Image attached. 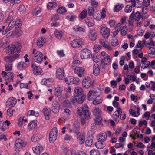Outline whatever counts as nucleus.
Masks as SVG:
<instances>
[{
  "instance_id": "f257e3e1",
  "label": "nucleus",
  "mask_w": 155,
  "mask_h": 155,
  "mask_svg": "<svg viewBox=\"0 0 155 155\" xmlns=\"http://www.w3.org/2000/svg\"><path fill=\"white\" fill-rule=\"evenodd\" d=\"M77 113L80 116H81L83 114L86 120H88L91 118L90 113L88 110L87 105L86 104H84L82 107H79L78 108Z\"/></svg>"
},
{
  "instance_id": "f03ea898",
  "label": "nucleus",
  "mask_w": 155,
  "mask_h": 155,
  "mask_svg": "<svg viewBox=\"0 0 155 155\" xmlns=\"http://www.w3.org/2000/svg\"><path fill=\"white\" fill-rule=\"evenodd\" d=\"M110 57L109 55H107L103 58L101 59L100 63V66L103 69L105 68L106 66H108L110 64L111 62Z\"/></svg>"
},
{
  "instance_id": "7ed1b4c3",
  "label": "nucleus",
  "mask_w": 155,
  "mask_h": 155,
  "mask_svg": "<svg viewBox=\"0 0 155 155\" xmlns=\"http://www.w3.org/2000/svg\"><path fill=\"white\" fill-rule=\"evenodd\" d=\"M17 45L18 46H16L15 45L11 44L10 45L8 46V48L10 50V53L13 54H18L20 52V47L21 45L19 43H17Z\"/></svg>"
},
{
  "instance_id": "20e7f679",
  "label": "nucleus",
  "mask_w": 155,
  "mask_h": 155,
  "mask_svg": "<svg viewBox=\"0 0 155 155\" xmlns=\"http://www.w3.org/2000/svg\"><path fill=\"white\" fill-rule=\"evenodd\" d=\"M26 142L24 141L21 139H18L15 141V146L16 150L19 151L23 147L25 146Z\"/></svg>"
},
{
  "instance_id": "39448f33",
  "label": "nucleus",
  "mask_w": 155,
  "mask_h": 155,
  "mask_svg": "<svg viewBox=\"0 0 155 155\" xmlns=\"http://www.w3.org/2000/svg\"><path fill=\"white\" fill-rule=\"evenodd\" d=\"M82 85L84 87L88 89L93 85V82L91 81L90 78L86 77L82 81Z\"/></svg>"
},
{
  "instance_id": "423d86ee",
  "label": "nucleus",
  "mask_w": 155,
  "mask_h": 155,
  "mask_svg": "<svg viewBox=\"0 0 155 155\" xmlns=\"http://www.w3.org/2000/svg\"><path fill=\"white\" fill-rule=\"evenodd\" d=\"M100 29V33L102 36L105 38H108L110 34V31L109 29L103 25L101 26Z\"/></svg>"
},
{
  "instance_id": "0eeeda50",
  "label": "nucleus",
  "mask_w": 155,
  "mask_h": 155,
  "mask_svg": "<svg viewBox=\"0 0 155 155\" xmlns=\"http://www.w3.org/2000/svg\"><path fill=\"white\" fill-rule=\"evenodd\" d=\"M91 53L90 50L85 49H83L81 51V57L82 59L88 58L91 56Z\"/></svg>"
},
{
  "instance_id": "6e6552de",
  "label": "nucleus",
  "mask_w": 155,
  "mask_h": 155,
  "mask_svg": "<svg viewBox=\"0 0 155 155\" xmlns=\"http://www.w3.org/2000/svg\"><path fill=\"white\" fill-rule=\"evenodd\" d=\"M34 60L36 62L38 63H41L43 60V54L39 51H37L36 54H35L33 56Z\"/></svg>"
},
{
  "instance_id": "1a4fd4ad",
  "label": "nucleus",
  "mask_w": 155,
  "mask_h": 155,
  "mask_svg": "<svg viewBox=\"0 0 155 155\" xmlns=\"http://www.w3.org/2000/svg\"><path fill=\"white\" fill-rule=\"evenodd\" d=\"M71 44L73 47L77 48L82 45L83 42L81 39H74L71 42Z\"/></svg>"
},
{
  "instance_id": "9d476101",
  "label": "nucleus",
  "mask_w": 155,
  "mask_h": 155,
  "mask_svg": "<svg viewBox=\"0 0 155 155\" xmlns=\"http://www.w3.org/2000/svg\"><path fill=\"white\" fill-rule=\"evenodd\" d=\"M65 73L63 68L58 69L56 72V77L60 80H62L64 78Z\"/></svg>"
},
{
  "instance_id": "9b49d317",
  "label": "nucleus",
  "mask_w": 155,
  "mask_h": 155,
  "mask_svg": "<svg viewBox=\"0 0 155 155\" xmlns=\"http://www.w3.org/2000/svg\"><path fill=\"white\" fill-rule=\"evenodd\" d=\"M130 15V18H133L136 21H139L141 18L143 19V15H141L139 12H137L134 13V12L133 11Z\"/></svg>"
},
{
  "instance_id": "f8f14e48",
  "label": "nucleus",
  "mask_w": 155,
  "mask_h": 155,
  "mask_svg": "<svg viewBox=\"0 0 155 155\" xmlns=\"http://www.w3.org/2000/svg\"><path fill=\"white\" fill-rule=\"evenodd\" d=\"M74 72L79 77H81L84 75L85 70L82 67H78L75 69Z\"/></svg>"
},
{
  "instance_id": "ddd939ff",
  "label": "nucleus",
  "mask_w": 155,
  "mask_h": 155,
  "mask_svg": "<svg viewBox=\"0 0 155 155\" xmlns=\"http://www.w3.org/2000/svg\"><path fill=\"white\" fill-rule=\"evenodd\" d=\"M99 96L98 92L90 90L88 94V98L89 100L95 99Z\"/></svg>"
},
{
  "instance_id": "4468645a",
  "label": "nucleus",
  "mask_w": 155,
  "mask_h": 155,
  "mask_svg": "<svg viewBox=\"0 0 155 155\" xmlns=\"http://www.w3.org/2000/svg\"><path fill=\"white\" fill-rule=\"evenodd\" d=\"M23 34V32L21 30L17 29L12 32L8 33L6 35L7 36L8 35H9L10 36L13 37H19L21 35Z\"/></svg>"
},
{
  "instance_id": "2eb2a0df",
  "label": "nucleus",
  "mask_w": 155,
  "mask_h": 155,
  "mask_svg": "<svg viewBox=\"0 0 155 155\" xmlns=\"http://www.w3.org/2000/svg\"><path fill=\"white\" fill-rule=\"evenodd\" d=\"M122 113V110L120 108H117V110L114 112L113 114V119L116 121H119L118 118L120 113Z\"/></svg>"
},
{
  "instance_id": "dca6fc26",
  "label": "nucleus",
  "mask_w": 155,
  "mask_h": 155,
  "mask_svg": "<svg viewBox=\"0 0 155 155\" xmlns=\"http://www.w3.org/2000/svg\"><path fill=\"white\" fill-rule=\"evenodd\" d=\"M31 67L33 68L34 73L35 74H40L42 72V69L39 67L36 66L35 64H32Z\"/></svg>"
},
{
  "instance_id": "f3484780",
  "label": "nucleus",
  "mask_w": 155,
  "mask_h": 155,
  "mask_svg": "<svg viewBox=\"0 0 155 155\" xmlns=\"http://www.w3.org/2000/svg\"><path fill=\"white\" fill-rule=\"evenodd\" d=\"M107 134L105 133L101 132L97 136V138L98 142H104L106 140Z\"/></svg>"
},
{
  "instance_id": "a211bd4d",
  "label": "nucleus",
  "mask_w": 155,
  "mask_h": 155,
  "mask_svg": "<svg viewBox=\"0 0 155 155\" xmlns=\"http://www.w3.org/2000/svg\"><path fill=\"white\" fill-rule=\"evenodd\" d=\"M83 90L82 88L80 87H77L75 88L74 90V95L77 97H79L82 95H84L83 94Z\"/></svg>"
},
{
  "instance_id": "6ab92c4d",
  "label": "nucleus",
  "mask_w": 155,
  "mask_h": 155,
  "mask_svg": "<svg viewBox=\"0 0 155 155\" xmlns=\"http://www.w3.org/2000/svg\"><path fill=\"white\" fill-rule=\"evenodd\" d=\"M9 24L8 25L6 29L3 31L2 33V35H5L10 30H11L14 26V21H11L8 22Z\"/></svg>"
},
{
  "instance_id": "aec40b11",
  "label": "nucleus",
  "mask_w": 155,
  "mask_h": 155,
  "mask_svg": "<svg viewBox=\"0 0 155 155\" xmlns=\"http://www.w3.org/2000/svg\"><path fill=\"white\" fill-rule=\"evenodd\" d=\"M52 111L54 113H57L59 111L60 104L57 101H55L53 104Z\"/></svg>"
},
{
  "instance_id": "412c9836",
  "label": "nucleus",
  "mask_w": 155,
  "mask_h": 155,
  "mask_svg": "<svg viewBox=\"0 0 155 155\" xmlns=\"http://www.w3.org/2000/svg\"><path fill=\"white\" fill-rule=\"evenodd\" d=\"M77 138L78 140L79 141L80 144H82L84 142L85 140V136L84 135L78 132L77 133Z\"/></svg>"
},
{
  "instance_id": "4be33fe9",
  "label": "nucleus",
  "mask_w": 155,
  "mask_h": 155,
  "mask_svg": "<svg viewBox=\"0 0 155 155\" xmlns=\"http://www.w3.org/2000/svg\"><path fill=\"white\" fill-rule=\"evenodd\" d=\"M43 113L44 114L45 118L46 120H48L49 118V115L51 112V109L47 107H45L43 110Z\"/></svg>"
},
{
  "instance_id": "5701e85b",
  "label": "nucleus",
  "mask_w": 155,
  "mask_h": 155,
  "mask_svg": "<svg viewBox=\"0 0 155 155\" xmlns=\"http://www.w3.org/2000/svg\"><path fill=\"white\" fill-rule=\"evenodd\" d=\"M41 137L42 135L40 134L37 133L33 135L31 138V140L34 142H37Z\"/></svg>"
},
{
  "instance_id": "b1692460",
  "label": "nucleus",
  "mask_w": 155,
  "mask_h": 155,
  "mask_svg": "<svg viewBox=\"0 0 155 155\" xmlns=\"http://www.w3.org/2000/svg\"><path fill=\"white\" fill-rule=\"evenodd\" d=\"M17 102V100L13 97L9 98L8 101L7 103L9 105V107H14Z\"/></svg>"
},
{
  "instance_id": "393cba45",
  "label": "nucleus",
  "mask_w": 155,
  "mask_h": 155,
  "mask_svg": "<svg viewBox=\"0 0 155 155\" xmlns=\"http://www.w3.org/2000/svg\"><path fill=\"white\" fill-rule=\"evenodd\" d=\"M45 38L44 37L39 38L36 42L37 46L39 47H42L45 42Z\"/></svg>"
},
{
  "instance_id": "a878e982",
  "label": "nucleus",
  "mask_w": 155,
  "mask_h": 155,
  "mask_svg": "<svg viewBox=\"0 0 155 155\" xmlns=\"http://www.w3.org/2000/svg\"><path fill=\"white\" fill-rule=\"evenodd\" d=\"M32 150L36 154V155H39L40 152L43 150V147L42 146H39L33 147Z\"/></svg>"
},
{
  "instance_id": "bb28decb",
  "label": "nucleus",
  "mask_w": 155,
  "mask_h": 155,
  "mask_svg": "<svg viewBox=\"0 0 155 155\" xmlns=\"http://www.w3.org/2000/svg\"><path fill=\"white\" fill-rule=\"evenodd\" d=\"M52 81L53 79L51 78L43 79L42 81V84L48 87L51 85Z\"/></svg>"
},
{
  "instance_id": "cd10ccee",
  "label": "nucleus",
  "mask_w": 155,
  "mask_h": 155,
  "mask_svg": "<svg viewBox=\"0 0 155 155\" xmlns=\"http://www.w3.org/2000/svg\"><path fill=\"white\" fill-rule=\"evenodd\" d=\"M63 91L62 88L61 87H56L54 90V93L56 96H59L61 95Z\"/></svg>"
},
{
  "instance_id": "c85d7f7f",
  "label": "nucleus",
  "mask_w": 155,
  "mask_h": 155,
  "mask_svg": "<svg viewBox=\"0 0 155 155\" xmlns=\"http://www.w3.org/2000/svg\"><path fill=\"white\" fill-rule=\"evenodd\" d=\"M89 37L92 40L95 41L96 40L97 37L96 31L95 30H91L89 34Z\"/></svg>"
},
{
  "instance_id": "c756f323",
  "label": "nucleus",
  "mask_w": 155,
  "mask_h": 155,
  "mask_svg": "<svg viewBox=\"0 0 155 155\" xmlns=\"http://www.w3.org/2000/svg\"><path fill=\"white\" fill-rule=\"evenodd\" d=\"M142 3V2L139 0H131L132 5L133 7H139Z\"/></svg>"
},
{
  "instance_id": "7c9ffc66",
  "label": "nucleus",
  "mask_w": 155,
  "mask_h": 155,
  "mask_svg": "<svg viewBox=\"0 0 155 155\" xmlns=\"http://www.w3.org/2000/svg\"><path fill=\"white\" fill-rule=\"evenodd\" d=\"M100 44L104 47L107 48L109 50H111V48L109 45L106 43L105 41L103 39H101L99 41Z\"/></svg>"
},
{
  "instance_id": "2f4dec72",
  "label": "nucleus",
  "mask_w": 155,
  "mask_h": 155,
  "mask_svg": "<svg viewBox=\"0 0 155 155\" xmlns=\"http://www.w3.org/2000/svg\"><path fill=\"white\" fill-rule=\"evenodd\" d=\"M100 72V69L99 65L95 64H94L93 67V73L94 75H97Z\"/></svg>"
},
{
  "instance_id": "473e14b6",
  "label": "nucleus",
  "mask_w": 155,
  "mask_h": 155,
  "mask_svg": "<svg viewBox=\"0 0 155 155\" xmlns=\"http://www.w3.org/2000/svg\"><path fill=\"white\" fill-rule=\"evenodd\" d=\"M19 55L18 54H13V56L11 57H6V58L8 60L7 61H13L16 59L18 58Z\"/></svg>"
},
{
  "instance_id": "72a5a7b5",
  "label": "nucleus",
  "mask_w": 155,
  "mask_h": 155,
  "mask_svg": "<svg viewBox=\"0 0 155 155\" xmlns=\"http://www.w3.org/2000/svg\"><path fill=\"white\" fill-rule=\"evenodd\" d=\"M17 68L20 70L25 69L26 68L25 63L23 62L18 63L17 65Z\"/></svg>"
},
{
  "instance_id": "f704fd0d",
  "label": "nucleus",
  "mask_w": 155,
  "mask_h": 155,
  "mask_svg": "<svg viewBox=\"0 0 155 155\" xmlns=\"http://www.w3.org/2000/svg\"><path fill=\"white\" fill-rule=\"evenodd\" d=\"M57 6V4L55 2H50L48 3L47 7L48 9H51L55 8Z\"/></svg>"
},
{
  "instance_id": "c9c22d12",
  "label": "nucleus",
  "mask_w": 155,
  "mask_h": 155,
  "mask_svg": "<svg viewBox=\"0 0 155 155\" xmlns=\"http://www.w3.org/2000/svg\"><path fill=\"white\" fill-rule=\"evenodd\" d=\"M7 63L5 66V71H10L12 69V63L11 61H7Z\"/></svg>"
},
{
  "instance_id": "e433bc0d",
  "label": "nucleus",
  "mask_w": 155,
  "mask_h": 155,
  "mask_svg": "<svg viewBox=\"0 0 155 155\" xmlns=\"http://www.w3.org/2000/svg\"><path fill=\"white\" fill-rule=\"evenodd\" d=\"M93 141V138L89 137L85 141V144L86 146L90 147L92 145Z\"/></svg>"
},
{
  "instance_id": "4c0bfd02",
  "label": "nucleus",
  "mask_w": 155,
  "mask_h": 155,
  "mask_svg": "<svg viewBox=\"0 0 155 155\" xmlns=\"http://www.w3.org/2000/svg\"><path fill=\"white\" fill-rule=\"evenodd\" d=\"M73 77H68L65 79V82L68 84H73Z\"/></svg>"
},
{
  "instance_id": "58836bf2",
  "label": "nucleus",
  "mask_w": 155,
  "mask_h": 155,
  "mask_svg": "<svg viewBox=\"0 0 155 155\" xmlns=\"http://www.w3.org/2000/svg\"><path fill=\"white\" fill-rule=\"evenodd\" d=\"M86 23L88 26L91 27L94 25V21L91 18H87L85 20Z\"/></svg>"
},
{
  "instance_id": "ea45409f",
  "label": "nucleus",
  "mask_w": 155,
  "mask_h": 155,
  "mask_svg": "<svg viewBox=\"0 0 155 155\" xmlns=\"http://www.w3.org/2000/svg\"><path fill=\"white\" fill-rule=\"evenodd\" d=\"M87 15V12L86 10H83L79 15L80 18L81 19L85 18Z\"/></svg>"
},
{
  "instance_id": "a19ab883",
  "label": "nucleus",
  "mask_w": 155,
  "mask_h": 155,
  "mask_svg": "<svg viewBox=\"0 0 155 155\" xmlns=\"http://www.w3.org/2000/svg\"><path fill=\"white\" fill-rule=\"evenodd\" d=\"M13 15V11H12L10 12L9 15L8 16V17L7 19H6V21L5 23V24H6L8 22H10L11 21H14L13 20V16H12Z\"/></svg>"
},
{
  "instance_id": "79ce46f5",
  "label": "nucleus",
  "mask_w": 155,
  "mask_h": 155,
  "mask_svg": "<svg viewBox=\"0 0 155 155\" xmlns=\"http://www.w3.org/2000/svg\"><path fill=\"white\" fill-rule=\"evenodd\" d=\"M62 104L64 107H71V103L68 100L64 101L62 103Z\"/></svg>"
},
{
  "instance_id": "37998d69",
  "label": "nucleus",
  "mask_w": 155,
  "mask_h": 155,
  "mask_svg": "<svg viewBox=\"0 0 155 155\" xmlns=\"http://www.w3.org/2000/svg\"><path fill=\"white\" fill-rule=\"evenodd\" d=\"M13 78V73L12 72H9L8 73V75L6 77L5 79L8 80V81H12Z\"/></svg>"
},
{
  "instance_id": "c03bdc74",
  "label": "nucleus",
  "mask_w": 155,
  "mask_h": 155,
  "mask_svg": "<svg viewBox=\"0 0 155 155\" xmlns=\"http://www.w3.org/2000/svg\"><path fill=\"white\" fill-rule=\"evenodd\" d=\"M41 11V8L39 7H37L34 10L33 12V15L34 16H36L40 13Z\"/></svg>"
},
{
  "instance_id": "a18cd8bd",
  "label": "nucleus",
  "mask_w": 155,
  "mask_h": 155,
  "mask_svg": "<svg viewBox=\"0 0 155 155\" xmlns=\"http://www.w3.org/2000/svg\"><path fill=\"white\" fill-rule=\"evenodd\" d=\"M55 35L58 39H61L63 35L62 32L61 31H56L55 32Z\"/></svg>"
},
{
  "instance_id": "49530a36",
  "label": "nucleus",
  "mask_w": 155,
  "mask_h": 155,
  "mask_svg": "<svg viewBox=\"0 0 155 155\" xmlns=\"http://www.w3.org/2000/svg\"><path fill=\"white\" fill-rule=\"evenodd\" d=\"M38 112H35V111L33 110L29 111L27 113V116L34 115L37 117L38 116Z\"/></svg>"
},
{
  "instance_id": "de8ad7c7",
  "label": "nucleus",
  "mask_w": 155,
  "mask_h": 155,
  "mask_svg": "<svg viewBox=\"0 0 155 155\" xmlns=\"http://www.w3.org/2000/svg\"><path fill=\"white\" fill-rule=\"evenodd\" d=\"M124 7V5L123 4L116 5L114 9V11L118 12L121 10Z\"/></svg>"
},
{
  "instance_id": "09e8293b",
  "label": "nucleus",
  "mask_w": 155,
  "mask_h": 155,
  "mask_svg": "<svg viewBox=\"0 0 155 155\" xmlns=\"http://www.w3.org/2000/svg\"><path fill=\"white\" fill-rule=\"evenodd\" d=\"M79 97H80L78 98L77 101L79 104H81L84 102L86 96L85 95H82Z\"/></svg>"
},
{
  "instance_id": "8fccbe9b",
  "label": "nucleus",
  "mask_w": 155,
  "mask_h": 155,
  "mask_svg": "<svg viewBox=\"0 0 155 155\" xmlns=\"http://www.w3.org/2000/svg\"><path fill=\"white\" fill-rule=\"evenodd\" d=\"M101 142L98 141V143H95V146L97 148L101 149L105 147L104 144Z\"/></svg>"
},
{
  "instance_id": "3c124183",
  "label": "nucleus",
  "mask_w": 155,
  "mask_h": 155,
  "mask_svg": "<svg viewBox=\"0 0 155 155\" xmlns=\"http://www.w3.org/2000/svg\"><path fill=\"white\" fill-rule=\"evenodd\" d=\"M132 5H127L125 8V11L126 13L130 12L132 10Z\"/></svg>"
},
{
  "instance_id": "603ef678",
  "label": "nucleus",
  "mask_w": 155,
  "mask_h": 155,
  "mask_svg": "<svg viewBox=\"0 0 155 155\" xmlns=\"http://www.w3.org/2000/svg\"><path fill=\"white\" fill-rule=\"evenodd\" d=\"M76 18V16L74 15L70 14L66 17V18L70 21H73Z\"/></svg>"
},
{
  "instance_id": "864d4df0",
  "label": "nucleus",
  "mask_w": 155,
  "mask_h": 155,
  "mask_svg": "<svg viewBox=\"0 0 155 155\" xmlns=\"http://www.w3.org/2000/svg\"><path fill=\"white\" fill-rule=\"evenodd\" d=\"M37 126V124L35 121H31L28 125L30 128L31 129L35 128Z\"/></svg>"
},
{
  "instance_id": "5fc2aeb1",
  "label": "nucleus",
  "mask_w": 155,
  "mask_h": 155,
  "mask_svg": "<svg viewBox=\"0 0 155 155\" xmlns=\"http://www.w3.org/2000/svg\"><path fill=\"white\" fill-rule=\"evenodd\" d=\"M57 132L58 130L57 128L54 127L51 130L49 134L57 136Z\"/></svg>"
},
{
  "instance_id": "6e6d98bb",
  "label": "nucleus",
  "mask_w": 155,
  "mask_h": 155,
  "mask_svg": "<svg viewBox=\"0 0 155 155\" xmlns=\"http://www.w3.org/2000/svg\"><path fill=\"white\" fill-rule=\"evenodd\" d=\"M101 48V46L99 44L95 45L93 48L94 51L98 52Z\"/></svg>"
},
{
  "instance_id": "4d7b16f0",
  "label": "nucleus",
  "mask_w": 155,
  "mask_h": 155,
  "mask_svg": "<svg viewBox=\"0 0 155 155\" xmlns=\"http://www.w3.org/2000/svg\"><path fill=\"white\" fill-rule=\"evenodd\" d=\"M127 30L126 26H123L121 30V33L122 36H124L127 33Z\"/></svg>"
},
{
  "instance_id": "13d9d810",
  "label": "nucleus",
  "mask_w": 155,
  "mask_h": 155,
  "mask_svg": "<svg viewBox=\"0 0 155 155\" xmlns=\"http://www.w3.org/2000/svg\"><path fill=\"white\" fill-rule=\"evenodd\" d=\"M101 112L100 109L98 108H96L93 110V114L95 116L99 115Z\"/></svg>"
},
{
  "instance_id": "bf43d9fd",
  "label": "nucleus",
  "mask_w": 155,
  "mask_h": 155,
  "mask_svg": "<svg viewBox=\"0 0 155 155\" xmlns=\"http://www.w3.org/2000/svg\"><path fill=\"white\" fill-rule=\"evenodd\" d=\"M111 44L113 46H116L118 44V40L115 38H114L112 39Z\"/></svg>"
},
{
  "instance_id": "052dcab7",
  "label": "nucleus",
  "mask_w": 155,
  "mask_h": 155,
  "mask_svg": "<svg viewBox=\"0 0 155 155\" xmlns=\"http://www.w3.org/2000/svg\"><path fill=\"white\" fill-rule=\"evenodd\" d=\"M57 137L55 135L49 134V140L50 142L51 143H53L56 140Z\"/></svg>"
},
{
  "instance_id": "680f3d73",
  "label": "nucleus",
  "mask_w": 155,
  "mask_h": 155,
  "mask_svg": "<svg viewBox=\"0 0 155 155\" xmlns=\"http://www.w3.org/2000/svg\"><path fill=\"white\" fill-rule=\"evenodd\" d=\"M57 12L58 13L60 14H62L66 12V9L65 7H62L59 8L57 10Z\"/></svg>"
},
{
  "instance_id": "e2e57ef3",
  "label": "nucleus",
  "mask_w": 155,
  "mask_h": 155,
  "mask_svg": "<svg viewBox=\"0 0 155 155\" xmlns=\"http://www.w3.org/2000/svg\"><path fill=\"white\" fill-rule=\"evenodd\" d=\"M90 155H100V153L97 150H92L90 151Z\"/></svg>"
},
{
  "instance_id": "0e129e2a",
  "label": "nucleus",
  "mask_w": 155,
  "mask_h": 155,
  "mask_svg": "<svg viewBox=\"0 0 155 155\" xmlns=\"http://www.w3.org/2000/svg\"><path fill=\"white\" fill-rule=\"evenodd\" d=\"M88 14L90 16L93 15L94 10L92 7H89L88 8Z\"/></svg>"
},
{
  "instance_id": "69168bd1",
  "label": "nucleus",
  "mask_w": 155,
  "mask_h": 155,
  "mask_svg": "<svg viewBox=\"0 0 155 155\" xmlns=\"http://www.w3.org/2000/svg\"><path fill=\"white\" fill-rule=\"evenodd\" d=\"M148 53L149 54H151L152 55H155V48L152 47L150 48L148 51Z\"/></svg>"
},
{
  "instance_id": "338daca9",
  "label": "nucleus",
  "mask_w": 155,
  "mask_h": 155,
  "mask_svg": "<svg viewBox=\"0 0 155 155\" xmlns=\"http://www.w3.org/2000/svg\"><path fill=\"white\" fill-rule=\"evenodd\" d=\"M14 25L16 28H20L21 26V21L19 20H16L14 21Z\"/></svg>"
},
{
  "instance_id": "774afa93",
  "label": "nucleus",
  "mask_w": 155,
  "mask_h": 155,
  "mask_svg": "<svg viewBox=\"0 0 155 155\" xmlns=\"http://www.w3.org/2000/svg\"><path fill=\"white\" fill-rule=\"evenodd\" d=\"M97 54L96 53L94 54L93 56V60L95 62H98L99 61V60L97 57Z\"/></svg>"
}]
</instances>
